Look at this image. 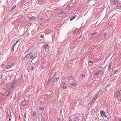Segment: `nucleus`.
<instances>
[{"instance_id": "nucleus-21", "label": "nucleus", "mask_w": 121, "mask_h": 121, "mask_svg": "<svg viewBox=\"0 0 121 121\" xmlns=\"http://www.w3.org/2000/svg\"><path fill=\"white\" fill-rule=\"evenodd\" d=\"M15 45H13L12 46V52H13L14 51V47H15Z\"/></svg>"}, {"instance_id": "nucleus-18", "label": "nucleus", "mask_w": 121, "mask_h": 121, "mask_svg": "<svg viewBox=\"0 0 121 121\" xmlns=\"http://www.w3.org/2000/svg\"><path fill=\"white\" fill-rule=\"evenodd\" d=\"M97 33V32H95L94 33H91V36H92L95 35V34H96Z\"/></svg>"}, {"instance_id": "nucleus-34", "label": "nucleus", "mask_w": 121, "mask_h": 121, "mask_svg": "<svg viewBox=\"0 0 121 121\" xmlns=\"http://www.w3.org/2000/svg\"><path fill=\"white\" fill-rule=\"evenodd\" d=\"M89 63H93V61L91 60H90L89 61Z\"/></svg>"}, {"instance_id": "nucleus-45", "label": "nucleus", "mask_w": 121, "mask_h": 121, "mask_svg": "<svg viewBox=\"0 0 121 121\" xmlns=\"http://www.w3.org/2000/svg\"><path fill=\"white\" fill-rule=\"evenodd\" d=\"M120 101L121 102V99H120Z\"/></svg>"}, {"instance_id": "nucleus-49", "label": "nucleus", "mask_w": 121, "mask_h": 121, "mask_svg": "<svg viewBox=\"0 0 121 121\" xmlns=\"http://www.w3.org/2000/svg\"><path fill=\"white\" fill-rule=\"evenodd\" d=\"M53 83H54V82H53Z\"/></svg>"}, {"instance_id": "nucleus-32", "label": "nucleus", "mask_w": 121, "mask_h": 121, "mask_svg": "<svg viewBox=\"0 0 121 121\" xmlns=\"http://www.w3.org/2000/svg\"><path fill=\"white\" fill-rule=\"evenodd\" d=\"M4 63V62H3L1 65L3 67V66H5V64H3V63Z\"/></svg>"}, {"instance_id": "nucleus-23", "label": "nucleus", "mask_w": 121, "mask_h": 121, "mask_svg": "<svg viewBox=\"0 0 121 121\" xmlns=\"http://www.w3.org/2000/svg\"><path fill=\"white\" fill-rule=\"evenodd\" d=\"M35 57L33 56H31L30 57V58L31 59H32V60L34 59L35 58Z\"/></svg>"}, {"instance_id": "nucleus-36", "label": "nucleus", "mask_w": 121, "mask_h": 121, "mask_svg": "<svg viewBox=\"0 0 121 121\" xmlns=\"http://www.w3.org/2000/svg\"><path fill=\"white\" fill-rule=\"evenodd\" d=\"M55 79H56V80H57V81L59 80V78L58 77H57Z\"/></svg>"}, {"instance_id": "nucleus-3", "label": "nucleus", "mask_w": 121, "mask_h": 121, "mask_svg": "<svg viewBox=\"0 0 121 121\" xmlns=\"http://www.w3.org/2000/svg\"><path fill=\"white\" fill-rule=\"evenodd\" d=\"M121 94V90H119L116 93V96L117 97L119 98Z\"/></svg>"}, {"instance_id": "nucleus-31", "label": "nucleus", "mask_w": 121, "mask_h": 121, "mask_svg": "<svg viewBox=\"0 0 121 121\" xmlns=\"http://www.w3.org/2000/svg\"><path fill=\"white\" fill-rule=\"evenodd\" d=\"M117 70H115L114 71L113 73H117Z\"/></svg>"}, {"instance_id": "nucleus-2", "label": "nucleus", "mask_w": 121, "mask_h": 121, "mask_svg": "<svg viewBox=\"0 0 121 121\" xmlns=\"http://www.w3.org/2000/svg\"><path fill=\"white\" fill-rule=\"evenodd\" d=\"M14 63H13L11 64V65H5V67L6 68V69H8L10 68L14 65Z\"/></svg>"}, {"instance_id": "nucleus-7", "label": "nucleus", "mask_w": 121, "mask_h": 121, "mask_svg": "<svg viewBox=\"0 0 121 121\" xmlns=\"http://www.w3.org/2000/svg\"><path fill=\"white\" fill-rule=\"evenodd\" d=\"M112 63L111 62H110L109 64V65L108 67V71H110V69H111V67L112 66Z\"/></svg>"}, {"instance_id": "nucleus-11", "label": "nucleus", "mask_w": 121, "mask_h": 121, "mask_svg": "<svg viewBox=\"0 0 121 121\" xmlns=\"http://www.w3.org/2000/svg\"><path fill=\"white\" fill-rule=\"evenodd\" d=\"M77 16L76 15H74L72 17H71L70 19V21H72V20H73L75 18V17Z\"/></svg>"}, {"instance_id": "nucleus-30", "label": "nucleus", "mask_w": 121, "mask_h": 121, "mask_svg": "<svg viewBox=\"0 0 121 121\" xmlns=\"http://www.w3.org/2000/svg\"><path fill=\"white\" fill-rule=\"evenodd\" d=\"M107 33L106 32H105L104 33V36H106L107 35Z\"/></svg>"}, {"instance_id": "nucleus-48", "label": "nucleus", "mask_w": 121, "mask_h": 121, "mask_svg": "<svg viewBox=\"0 0 121 121\" xmlns=\"http://www.w3.org/2000/svg\"><path fill=\"white\" fill-rule=\"evenodd\" d=\"M99 92H98V93H99Z\"/></svg>"}, {"instance_id": "nucleus-16", "label": "nucleus", "mask_w": 121, "mask_h": 121, "mask_svg": "<svg viewBox=\"0 0 121 121\" xmlns=\"http://www.w3.org/2000/svg\"><path fill=\"white\" fill-rule=\"evenodd\" d=\"M9 120H11V113L10 112V114H9Z\"/></svg>"}, {"instance_id": "nucleus-10", "label": "nucleus", "mask_w": 121, "mask_h": 121, "mask_svg": "<svg viewBox=\"0 0 121 121\" xmlns=\"http://www.w3.org/2000/svg\"><path fill=\"white\" fill-rule=\"evenodd\" d=\"M70 85L73 86H76L77 85V83H71Z\"/></svg>"}, {"instance_id": "nucleus-50", "label": "nucleus", "mask_w": 121, "mask_h": 121, "mask_svg": "<svg viewBox=\"0 0 121 121\" xmlns=\"http://www.w3.org/2000/svg\"><path fill=\"white\" fill-rule=\"evenodd\" d=\"M120 7V8H121V7Z\"/></svg>"}, {"instance_id": "nucleus-44", "label": "nucleus", "mask_w": 121, "mask_h": 121, "mask_svg": "<svg viewBox=\"0 0 121 121\" xmlns=\"http://www.w3.org/2000/svg\"><path fill=\"white\" fill-rule=\"evenodd\" d=\"M24 117H25V118H26V115H24Z\"/></svg>"}, {"instance_id": "nucleus-4", "label": "nucleus", "mask_w": 121, "mask_h": 121, "mask_svg": "<svg viewBox=\"0 0 121 121\" xmlns=\"http://www.w3.org/2000/svg\"><path fill=\"white\" fill-rule=\"evenodd\" d=\"M62 84L63 85V86L62 87L63 88L65 89H67V86L66 83H65L64 82H62Z\"/></svg>"}, {"instance_id": "nucleus-46", "label": "nucleus", "mask_w": 121, "mask_h": 121, "mask_svg": "<svg viewBox=\"0 0 121 121\" xmlns=\"http://www.w3.org/2000/svg\"><path fill=\"white\" fill-rule=\"evenodd\" d=\"M119 121H121V120H119Z\"/></svg>"}, {"instance_id": "nucleus-15", "label": "nucleus", "mask_w": 121, "mask_h": 121, "mask_svg": "<svg viewBox=\"0 0 121 121\" xmlns=\"http://www.w3.org/2000/svg\"><path fill=\"white\" fill-rule=\"evenodd\" d=\"M16 5H15L13 6L11 9V11H12L13 10H14L16 8Z\"/></svg>"}, {"instance_id": "nucleus-8", "label": "nucleus", "mask_w": 121, "mask_h": 121, "mask_svg": "<svg viewBox=\"0 0 121 121\" xmlns=\"http://www.w3.org/2000/svg\"><path fill=\"white\" fill-rule=\"evenodd\" d=\"M100 114L101 115V116H103L105 114V112L104 111L101 110L100 111Z\"/></svg>"}, {"instance_id": "nucleus-33", "label": "nucleus", "mask_w": 121, "mask_h": 121, "mask_svg": "<svg viewBox=\"0 0 121 121\" xmlns=\"http://www.w3.org/2000/svg\"><path fill=\"white\" fill-rule=\"evenodd\" d=\"M35 112L33 113V116L34 117H35L36 115V113H35Z\"/></svg>"}, {"instance_id": "nucleus-35", "label": "nucleus", "mask_w": 121, "mask_h": 121, "mask_svg": "<svg viewBox=\"0 0 121 121\" xmlns=\"http://www.w3.org/2000/svg\"><path fill=\"white\" fill-rule=\"evenodd\" d=\"M57 81V80H56V79L55 78V79H54V80H53V82H56Z\"/></svg>"}, {"instance_id": "nucleus-47", "label": "nucleus", "mask_w": 121, "mask_h": 121, "mask_svg": "<svg viewBox=\"0 0 121 121\" xmlns=\"http://www.w3.org/2000/svg\"><path fill=\"white\" fill-rule=\"evenodd\" d=\"M11 120H9V121H11Z\"/></svg>"}, {"instance_id": "nucleus-29", "label": "nucleus", "mask_w": 121, "mask_h": 121, "mask_svg": "<svg viewBox=\"0 0 121 121\" xmlns=\"http://www.w3.org/2000/svg\"><path fill=\"white\" fill-rule=\"evenodd\" d=\"M28 53L29 54L30 56L31 54H32V52H31Z\"/></svg>"}, {"instance_id": "nucleus-20", "label": "nucleus", "mask_w": 121, "mask_h": 121, "mask_svg": "<svg viewBox=\"0 0 121 121\" xmlns=\"http://www.w3.org/2000/svg\"><path fill=\"white\" fill-rule=\"evenodd\" d=\"M35 18V17H34L33 16L30 17V19L31 20H33Z\"/></svg>"}, {"instance_id": "nucleus-22", "label": "nucleus", "mask_w": 121, "mask_h": 121, "mask_svg": "<svg viewBox=\"0 0 121 121\" xmlns=\"http://www.w3.org/2000/svg\"><path fill=\"white\" fill-rule=\"evenodd\" d=\"M19 41V39H18L17 41L14 43L13 45L15 46L16 44Z\"/></svg>"}, {"instance_id": "nucleus-12", "label": "nucleus", "mask_w": 121, "mask_h": 121, "mask_svg": "<svg viewBox=\"0 0 121 121\" xmlns=\"http://www.w3.org/2000/svg\"><path fill=\"white\" fill-rule=\"evenodd\" d=\"M101 73L100 70H99L98 71H97L95 73V75H99Z\"/></svg>"}, {"instance_id": "nucleus-9", "label": "nucleus", "mask_w": 121, "mask_h": 121, "mask_svg": "<svg viewBox=\"0 0 121 121\" xmlns=\"http://www.w3.org/2000/svg\"><path fill=\"white\" fill-rule=\"evenodd\" d=\"M105 36H103L99 39V41H100L102 40V39H105Z\"/></svg>"}, {"instance_id": "nucleus-1", "label": "nucleus", "mask_w": 121, "mask_h": 121, "mask_svg": "<svg viewBox=\"0 0 121 121\" xmlns=\"http://www.w3.org/2000/svg\"><path fill=\"white\" fill-rule=\"evenodd\" d=\"M56 75V72H54L52 73L50 75V77L48 80V83Z\"/></svg>"}, {"instance_id": "nucleus-42", "label": "nucleus", "mask_w": 121, "mask_h": 121, "mask_svg": "<svg viewBox=\"0 0 121 121\" xmlns=\"http://www.w3.org/2000/svg\"><path fill=\"white\" fill-rule=\"evenodd\" d=\"M104 116L105 117H106V116L105 114L104 115Z\"/></svg>"}, {"instance_id": "nucleus-24", "label": "nucleus", "mask_w": 121, "mask_h": 121, "mask_svg": "<svg viewBox=\"0 0 121 121\" xmlns=\"http://www.w3.org/2000/svg\"><path fill=\"white\" fill-rule=\"evenodd\" d=\"M35 68V66H32L31 67V69L32 70H33Z\"/></svg>"}, {"instance_id": "nucleus-5", "label": "nucleus", "mask_w": 121, "mask_h": 121, "mask_svg": "<svg viewBox=\"0 0 121 121\" xmlns=\"http://www.w3.org/2000/svg\"><path fill=\"white\" fill-rule=\"evenodd\" d=\"M30 56L29 54L28 53L24 58V60H26L28 59L30 57Z\"/></svg>"}, {"instance_id": "nucleus-26", "label": "nucleus", "mask_w": 121, "mask_h": 121, "mask_svg": "<svg viewBox=\"0 0 121 121\" xmlns=\"http://www.w3.org/2000/svg\"><path fill=\"white\" fill-rule=\"evenodd\" d=\"M115 3H118V2H117V0H112Z\"/></svg>"}, {"instance_id": "nucleus-43", "label": "nucleus", "mask_w": 121, "mask_h": 121, "mask_svg": "<svg viewBox=\"0 0 121 121\" xmlns=\"http://www.w3.org/2000/svg\"><path fill=\"white\" fill-rule=\"evenodd\" d=\"M43 119H45V118L44 117H43Z\"/></svg>"}, {"instance_id": "nucleus-41", "label": "nucleus", "mask_w": 121, "mask_h": 121, "mask_svg": "<svg viewBox=\"0 0 121 121\" xmlns=\"http://www.w3.org/2000/svg\"><path fill=\"white\" fill-rule=\"evenodd\" d=\"M69 121H72V120H71V118L70 117H69Z\"/></svg>"}, {"instance_id": "nucleus-28", "label": "nucleus", "mask_w": 121, "mask_h": 121, "mask_svg": "<svg viewBox=\"0 0 121 121\" xmlns=\"http://www.w3.org/2000/svg\"><path fill=\"white\" fill-rule=\"evenodd\" d=\"M97 98H96L95 97L93 99H94V100H92V101L93 102H94L95 101V100Z\"/></svg>"}, {"instance_id": "nucleus-39", "label": "nucleus", "mask_w": 121, "mask_h": 121, "mask_svg": "<svg viewBox=\"0 0 121 121\" xmlns=\"http://www.w3.org/2000/svg\"><path fill=\"white\" fill-rule=\"evenodd\" d=\"M85 75L83 74L82 76V77L83 78L85 77Z\"/></svg>"}, {"instance_id": "nucleus-13", "label": "nucleus", "mask_w": 121, "mask_h": 121, "mask_svg": "<svg viewBox=\"0 0 121 121\" xmlns=\"http://www.w3.org/2000/svg\"><path fill=\"white\" fill-rule=\"evenodd\" d=\"M66 13V12H63L62 11L60 12L59 14L60 15H61L62 14H65Z\"/></svg>"}, {"instance_id": "nucleus-27", "label": "nucleus", "mask_w": 121, "mask_h": 121, "mask_svg": "<svg viewBox=\"0 0 121 121\" xmlns=\"http://www.w3.org/2000/svg\"><path fill=\"white\" fill-rule=\"evenodd\" d=\"M44 109V107H42L41 108H40L39 109V110L40 111H42L43 110V109Z\"/></svg>"}, {"instance_id": "nucleus-38", "label": "nucleus", "mask_w": 121, "mask_h": 121, "mask_svg": "<svg viewBox=\"0 0 121 121\" xmlns=\"http://www.w3.org/2000/svg\"><path fill=\"white\" fill-rule=\"evenodd\" d=\"M57 121H60V119L59 118H58L57 119Z\"/></svg>"}, {"instance_id": "nucleus-40", "label": "nucleus", "mask_w": 121, "mask_h": 121, "mask_svg": "<svg viewBox=\"0 0 121 121\" xmlns=\"http://www.w3.org/2000/svg\"><path fill=\"white\" fill-rule=\"evenodd\" d=\"M43 37H44V36H43L42 35L40 37H41V38H43Z\"/></svg>"}, {"instance_id": "nucleus-17", "label": "nucleus", "mask_w": 121, "mask_h": 121, "mask_svg": "<svg viewBox=\"0 0 121 121\" xmlns=\"http://www.w3.org/2000/svg\"><path fill=\"white\" fill-rule=\"evenodd\" d=\"M114 4H115V5L117 7H121V5H120V4H118V3H114Z\"/></svg>"}, {"instance_id": "nucleus-19", "label": "nucleus", "mask_w": 121, "mask_h": 121, "mask_svg": "<svg viewBox=\"0 0 121 121\" xmlns=\"http://www.w3.org/2000/svg\"><path fill=\"white\" fill-rule=\"evenodd\" d=\"M11 91H9L8 93V94L6 96H7L8 95H10L11 93Z\"/></svg>"}, {"instance_id": "nucleus-37", "label": "nucleus", "mask_w": 121, "mask_h": 121, "mask_svg": "<svg viewBox=\"0 0 121 121\" xmlns=\"http://www.w3.org/2000/svg\"><path fill=\"white\" fill-rule=\"evenodd\" d=\"M99 96V95L98 94H96V95L95 97L97 98V97H98Z\"/></svg>"}, {"instance_id": "nucleus-14", "label": "nucleus", "mask_w": 121, "mask_h": 121, "mask_svg": "<svg viewBox=\"0 0 121 121\" xmlns=\"http://www.w3.org/2000/svg\"><path fill=\"white\" fill-rule=\"evenodd\" d=\"M78 117H75L73 119V121H76V120H78Z\"/></svg>"}, {"instance_id": "nucleus-25", "label": "nucleus", "mask_w": 121, "mask_h": 121, "mask_svg": "<svg viewBox=\"0 0 121 121\" xmlns=\"http://www.w3.org/2000/svg\"><path fill=\"white\" fill-rule=\"evenodd\" d=\"M48 45L47 44H46L44 46V48H47L48 47Z\"/></svg>"}, {"instance_id": "nucleus-6", "label": "nucleus", "mask_w": 121, "mask_h": 121, "mask_svg": "<svg viewBox=\"0 0 121 121\" xmlns=\"http://www.w3.org/2000/svg\"><path fill=\"white\" fill-rule=\"evenodd\" d=\"M69 78L71 80H73L74 81H75L76 80V79L75 77L73 76H69Z\"/></svg>"}]
</instances>
